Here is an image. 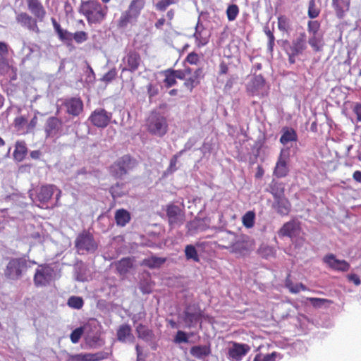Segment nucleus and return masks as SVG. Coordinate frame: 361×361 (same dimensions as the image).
<instances>
[{
    "mask_svg": "<svg viewBox=\"0 0 361 361\" xmlns=\"http://www.w3.org/2000/svg\"><path fill=\"white\" fill-rule=\"evenodd\" d=\"M78 11L87 18L90 24L101 23L106 16L104 8L96 0L82 1Z\"/></svg>",
    "mask_w": 361,
    "mask_h": 361,
    "instance_id": "1",
    "label": "nucleus"
},
{
    "mask_svg": "<svg viewBox=\"0 0 361 361\" xmlns=\"http://www.w3.org/2000/svg\"><path fill=\"white\" fill-rule=\"evenodd\" d=\"M35 261L27 260L25 257L11 258L4 270L5 276L11 280H18L26 272Z\"/></svg>",
    "mask_w": 361,
    "mask_h": 361,
    "instance_id": "2",
    "label": "nucleus"
},
{
    "mask_svg": "<svg viewBox=\"0 0 361 361\" xmlns=\"http://www.w3.org/2000/svg\"><path fill=\"white\" fill-rule=\"evenodd\" d=\"M178 319L184 324L185 328H195L198 324L201 327L202 312L198 305L189 304L185 306L183 312L178 315Z\"/></svg>",
    "mask_w": 361,
    "mask_h": 361,
    "instance_id": "3",
    "label": "nucleus"
},
{
    "mask_svg": "<svg viewBox=\"0 0 361 361\" xmlns=\"http://www.w3.org/2000/svg\"><path fill=\"white\" fill-rule=\"evenodd\" d=\"M230 240H233V244L229 250L231 252L239 255H245L247 254L254 245L253 240L246 235L228 234Z\"/></svg>",
    "mask_w": 361,
    "mask_h": 361,
    "instance_id": "4",
    "label": "nucleus"
},
{
    "mask_svg": "<svg viewBox=\"0 0 361 361\" xmlns=\"http://www.w3.org/2000/svg\"><path fill=\"white\" fill-rule=\"evenodd\" d=\"M75 244L78 252L81 255L93 253L98 247L93 235L87 231H84L78 235Z\"/></svg>",
    "mask_w": 361,
    "mask_h": 361,
    "instance_id": "5",
    "label": "nucleus"
},
{
    "mask_svg": "<svg viewBox=\"0 0 361 361\" xmlns=\"http://www.w3.org/2000/svg\"><path fill=\"white\" fill-rule=\"evenodd\" d=\"M137 164L136 160L130 155H124L111 165V173L116 178H121Z\"/></svg>",
    "mask_w": 361,
    "mask_h": 361,
    "instance_id": "6",
    "label": "nucleus"
},
{
    "mask_svg": "<svg viewBox=\"0 0 361 361\" xmlns=\"http://www.w3.org/2000/svg\"><path fill=\"white\" fill-rule=\"evenodd\" d=\"M46 138L56 140L63 135V122L56 116H49L44 125Z\"/></svg>",
    "mask_w": 361,
    "mask_h": 361,
    "instance_id": "7",
    "label": "nucleus"
},
{
    "mask_svg": "<svg viewBox=\"0 0 361 361\" xmlns=\"http://www.w3.org/2000/svg\"><path fill=\"white\" fill-rule=\"evenodd\" d=\"M148 130L150 133L158 137H163L168 130V123L166 118L155 114L149 118Z\"/></svg>",
    "mask_w": 361,
    "mask_h": 361,
    "instance_id": "8",
    "label": "nucleus"
},
{
    "mask_svg": "<svg viewBox=\"0 0 361 361\" xmlns=\"http://www.w3.org/2000/svg\"><path fill=\"white\" fill-rule=\"evenodd\" d=\"M54 269L48 265L39 266L35 271L34 283L37 287L46 286L54 279Z\"/></svg>",
    "mask_w": 361,
    "mask_h": 361,
    "instance_id": "9",
    "label": "nucleus"
},
{
    "mask_svg": "<svg viewBox=\"0 0 361 361\" xmlns=\"http://www.w3.org/2000/svg\"><path fill=\"white\" fill-rule=\"evenodd\" d=\"M246 90L252 96L257 95L264 97L268 94L265 80L261 74H254L251 80L247 82Z\"/></svg>",
    "mask_w": 361,
    "mask_h": 361,
    "instance_id": "10",
    "label": "nucleus"
},
{
    "mask_svg": "<svg viewBox=\"0 0 361 361\" xmlns=\"http://www.w3.org/2000/svg\"><path fill=\"white\" fill-rule=\"evenodd\" d=\"M112 113L103 108H97L90 114L89 121L97 128H104L111 121Z\"/></svg>",
    "mask_w": 361,
    "mask_h": 361,
    "instance_id": "11",
    "label": "nucleus"
},
{
    "mask_svg": "<svg viewBox=\"0 0 361 361\" xmlns=\"http://www.w3.org/2000/svg\"><path fill=\"white\" fill-rule=\"evenodd\" d=\"M142 63V61L140 54L134 50H130L122 59L121 64L122 72L134 73L138 70Z\"/></svg>",
    "mask_w": 361,
    "mask_h": 361,
    "instance_id": "12",
    "label": "nucleus"
},
{
    "mask_svg": "<svg viewBox=\"0 0 361 361\" xmlns=\"http://www.w3.org/2000/svg\"><path fill=\"white\" fill-rule=\"evenodd\" d=\"M289 157L290 149L288 147L282 148L274 170V175L277 178H283L288 175L289 169L287 162Z\"/></svg>",
    "mask_w": 361,
    "mask_h": 361,
    "instance_id": "13",
    "label": "nucleus"
},
{
    "mask_svg": "<svg viewBox=\"0 0 361 361\" xmlns=\"http://www.w3.org/2000/svg\"><path fill=\"white\" fill-rule=\"evenodd\" d=\"M109 353L99 351L95 353L68 354L66 361H100L109 357Z\"/></svg>",
    "mask_w": 361,
    "mask_h": 361,
    "instance_id": "14",
    "label": "nucleus"
},
{
    "mask_svg": "<svg viewBox=\"0 0 361 361\" xmlns=\"http://www.w3.org/2000/svg\"><path fill=\"white\" fill-rule=\"evenodd\" d=\"M16 22L30 32L39 34L40 30L37 25L38 20L25 12H21L16 16Z\"/></svg>",
    "mask_w": 361,
    "mask_h": 361,
    "instance_id": "15",
    "label": "nucleus"
},
{
    "mask_svg": "<svg viewBox=\"0 0 361 361\" xmlns=\"http://www.w3.org/2000/svg\"><path fill=\"white\" fill-rule=\"evenodd\" d=\"M66 113L72 116H78L83 110V102L80 97H68L63 102Z\"/></svg>",
    "mask_w": 361,
    "mask_h": 361,
    "instance_id": "16",
    "label": "nucleus"
},
{
    "mask_svg": "<svg viewBox=\"0 0 361 361\" xmlns=\"http://www.w3.org/2000/svg\"><path fill=\"white\" fill-rule=\"evenodd\" d=\"M307 49V35L305 32H300L291 42L285 47L286 51H292L299 55L302 54Z\"/></svg>",
    "mask_w": 361,
    "mask_h": 361,
    "instance_id": "17",
    "label": "nucleus"
},
{
    "mask_svg": "<svg viewBox=\"0 0 361 361\" xmlns=\"http://www.w3.org/2000/svg\"><path fill=\"white\" fill-rule=\"evenodd\" d=\"M250 345L245 343L233 342L228 348V358L232 361H240L250 350Z\"/></svg>",
    "mask_w": 361,
    "mask_h": 361,
    "instance_id": "18",
    "label": "nucleus"
},
{
    "mask_svg": "<svg viewBox=\"0 0 361 361\" xmlns=\"http://www.w3.org/2000/svg\"><path fill=\"white\" fill-rule=\"evenodd\" d=\"M323 262L331 269L338 271H347L350 269V264L344 259H338L334 254H328L323 258Z\"/></svg>",
    "mask_w": 361,
    "mask_h": 361,
    "instance_id": "19",
    "label": "nucleus"
},
{
    "mask_svg": "<svg viewBox=\"0 0 361 361\" xmlns=\"http://www.w3.org/2000/svg\"><path fill=\"white\" fill-rule=\"evenodd\" d=\"M27 8L39 22H43L47 12L39 0H26Z\"/></svg>",
    "mask_w": 361,
    "mask_h": 361,
    "instance_id": "20",
    "label": "nucleus"
},
{
    "mask_svg": "<svg viewBox=\"0 0 361 361\" xmlns=\"http://www.w3.org/2000/svg\"><path fill=\"white\" fill-rule=\"evenodd\" d=\"M56 190H57V189L53 185H42L37 191L35 200L36 202H39V204H42V207H43L50 200Z\"/></svg>",
    "mask_w": 361,
    "mask_h": 361,
    "instance_id": "21",
    "label": "nucleus"
},
{
    "mask_svg": "<svg viewBox=\"0 0 361 361\" xmlns=\"http://www.w3.org/2000/svg\"><path fill=\"white\" fill-rule=\"evenodd\" d=\"M117 340L123 343H133L135 336L132 333V329L128 324H122L116 332Z\"/></svg>",
    "mask_w": 361,
    "mask_h": 361,
    "instance_id": "22",
    "label": "nucleus"
},
{
    "mask_svg": "<svg viewBox=\"0 0 361 361\" xmlns=\"http://www.w3.org/2000/svg\"><path fill=\"white\" fill-rule=\"evenodd\" d=\"M273 208L281 216H287L290 212L291 204L287 198L283 197L274 200L273 203Z\"/></svg>",
    "mask_w": 361,
    "mask_h": 361,
    "instance_id": "23",
    "label": "nucleus"
},
{
    "mask_svg": "<svg viewBox=\"0 0 361 361\" xmlns=\"http://www.w3.org/2000/svg\"><path fill=\"white\" fill-rule=\"evenodd\" d=\"M166 214L171 225L177 224L182 221L181 209L177 205H169L166 209Z\"/></svg>",
    "mask_w": 361,
    "mask_h": 361,
    "instance_id": "24",
    "label": "nucleus"
},
{
    "mask_svg": "<svg viewBox=\"0 0 361 361\" xmlns=\"http://www.w3.org/2000/svg\"><path fill=\"white\" fill-rule=\"evenodd\" d=\"M204 77L203 68H198L192 73V75L185 80L184 86H185L190 91H192L194 87L197 86Z\"/></svg>",
    "mask_w": 361,
    "mask_h": 361,
    "instance_id": "25",
    "label": "nucleus"
},
{
    "mask_svg": "<svg viewBox=\"0 0 361 361\" xmlns=\"http://www.w3.org/2000/svg\"><path fill=\"white\" fill-rule=\"evenodd\" d=\"M297 140L298 134L293 128L283 127L281 129V136L279 141L283 145H286L289 142H296Z\"/></svg>",
    "mask_w": 361,
    "mask_h": 361,
    "instance_id": "26",
    "label": "nucleus"
},
{
    "mask_svg": "<svg viewBox=\"0 0 361 361\" xmlns=\"http://www.w3.org/2000/svg\"><path fill=\"white\" fill-rule=\"evenodd\" d=\"M136 332L137 337L146 343H152L155 338L153 331L142 324L137 326Z\"/></svg>",
    "mask_w": 361,
    "mask_h": 361,
    "instance_id": "27",
    "label": "nucleus"
},
{
    "mask_svg": "<svg viewBox=\"0 0 361 361\" xmlns=\"http://www.w3.org/2000/svg\"><path fill=\"white\" fill-rule=\"evenodd\" d=\"M298 226L294 221H288L283 224L279 231L280 236L293 238L298 234Z\"/></svg>",
    "mask_w": 361,
    "mask_h": 361,
    "instance_id": "28",
    "label": "nucleus"
},
{
    "mask_svg": "<svg viewBox=\"0 0 361 361\" xmlns=\"http://www.w3.org/2000/svg\"><path fill=\"white\" fill-rule=\"evenodd\" d=\"M190 353L194 357L201 360L210 355L211 348L209 345H198L192 346Z\"/></svg>",
    "mask_w": 361,
    "mask_h": 361,
    "instance_id": "29",
    "label": "nucleus"
},
{
    "mask_svg": "<svg viewBox=\"0 0 361 361\" xmlns=\"http://www.w3.org/2000/svg\"><path fill=\"white\" fill-rule=\"evenodd\" d=\"M332 1L336 16L340 19L343 18L345 13L349 9L350 0H332Z\"/></svg>",
    "mask_w": 361,
    "mask_h": 361,
    "instance_id": "30",
    "label": "nucleus"
},
{
    "mask_svg": "<svg viewBox=\"0 0 361 361\" xmlns=\"http://www.w3.org/2000/svg\"><path fill=\"white\" fill-rule=\"evenodd\" d=\"M131 216L129 212L124 209H119L115 212V221L117 226L123 227L130 222Z\"/></svg>",
    "mask_w": 361,
    "mask_h": 361,
    "instance_id": "31",
    "label": "nucleus"
},
{
    "mask_svg": "<svg viewBox=\"0 0 361 361\" xmlns=\"http://www.w3.org/2000/svg\"><path fill=\"white\" fill-rule=\"evenodd\" d=\"M308 44L314 51H320L323 47V33L310 34Z\"/></svg>",
    "mask_w": 361,
    "mask_h": 361,
    "instance_id": "32",
    "label": "nucleus"
},
{
    "mask_svg": "<svg viewBox=\"0 0 361 361\" xmlns=\"http://www.w3.org/2000/svg\"><path fill=\"white\" fill-rule=\"evenodd\" d=\"M137 18L133 14L128 13L126 10L121 13L120 18L118 20V26L121 28L126 27L129 24H134L137 22Z\"/></svg>",
    "mask_w": 361,
    "mask_h": 361,
    "instance_id": "33",
    "label": "nucleus"
},
{
    "mask_svg": "<svg viewBox=\"0 0 361 361\" xmlns=\"http://www.w3.org/2000/svg\"><path fill=\"white\" fill-rule=\"evenodd\" d=\"M128 189L125 183H117L110 188V192L114 199L121 197L126 195Z\"/></svg>",
    "mask_w": 361,
    "mask_h": 361,
    "instance_id": "34",
    "label": "nucleus"
},
{
    "mask_svg": "<svg viewBox=\"0 0 361 361\" xmlns=\"http://www.w3.org/2000/svg\"><path fill=\"white\" fill-rule=\"evenodd\" d=\"M144 6V0H132L127 10L138 18Z\"/></svg>",
    "mask_w": 361,
    "mask_h": 361,
    "instance_id": "35",
    "label": "nucleus"
},
{
    "mask_svg": "<svg viewBox=\"0 0 361 361\" xmlns=\"http://www.w3.org/2000/svg\"><path fill=\"white\" fill-rule=\"evenodd\" d=\"M200 20L195 27V32L193 37L195 38L196 44L198 47L205 46L209 42V35H204L202 31L199 30Z\"/></svg>",
    "mask_w": 361,
    "mask_h": 361,
    "instance_id": "36",
    "label": "nucleus"
},
{
    "mask_svg": "<svg viewBox=\"0 0 361 361\" xmlns=\"http://www.w3.org/2000/svg\"><path fill=\"white\" fill-rule=\"evenodd\" d=\"M166 262V258L152 256L144 260V264L149 268L154 269L160 267Z\"/></svg>",
    "mask_w": 361,
    "mask_h": 361,
    "instance_id": "37",
    "label": "nucleus"
},
{
    "mask_svg": "<svg viewBox=\"0 0 361 361\" xmlns=\"http://www.w3.org/2000/svg\"><path fill=\"white\" fill-rule=\"evenodd\" d=\"M185 255L187 260H192L195 262H200V257L195 247L189 244L185 247Z\"/></svg>",
    "mask_w": 361,
    "mask_h": 361,
    "instance_id": "38",
    "label": "nucleus"
},
{
    "mask_svg": "<svg viewBox=\"0 0 361 361\" xmlns=\"http://www.w3.org/2000/svg\"><path fill=\"white\" fill-rule=\"evenodd\" d=\"M27 153V147L25 143L22 141H18L16 143V149L14 150V157L16 159L21 160Z\"/></svg>",
    "mask_w": 361,
    "mask_h": 361,
    "instance_id": "39",
    "label": "nucleus"
},
{
    "mask_svg": "<svg viewBox=\"0 0 361 361\" xmlns=\"http://www.w3.org/2000/svg\"><path fill=\"white\" fill-rule=\"evenodd\" d=\"M228 20L234 21L239 14V8L236 4H230L226 11Z\"/></svg>",
    "mask_w": 361,
    "mask_h": 361,
    "instance_id": "40",
    "label": "nucleus"
},
{
    "mask_svg": "<svg viewBox=\"0 0 361 361\" xmlns=\"http://www.w3.org/2000/svg\"><path fill=\"white\" fill-rule=\"evenodd\" d=\"M183 155V152H178L176 154H175L171 159L169 166L167 168L166 173L167 174H171L174 173L176 171H177L178 167L176 166V164L178 163V159Z\"/></svg>",
    "mask_w": 361,
    "mask_h": 361,
    "instance_id": "41",
    "label": "nucleus"
},
{
    "mask_svg": "<svg viewBox=\"0 0 361 361\" xmlns=\"http://www.w3.org/2000/svg\"><path fill=\"white\" fill-rule=\"evenodd\" d=\"M277 357L281 359V356L276 352H273L272 353L267 354L266 355L257 354L255 355L253 361H276Z\"/></svg>",
    "mask_w": 361,
    "mask_h": 361,
    "instance_id": "42",
    "label": "nucleus"
},
{
    "mask_svg": "<svg viewBox=\"0 0 361 361\" xmlns=\"http://www.w3.org/2000/svg\"><path fill=\"white\" fill-rule=\"evenodd\" d=\"M67 304L70 307L79 310L82 307L84 302L81 297L71 296L68 298Z\"/></svg>",
    "mask_w": 361,
    "mask_h": 361,
    "instance_id": "43",
    "label": "nucleus"
},
{
    "mask_svg": "<svg viewBox=\"0 0 361 361\" xmlns=\"http://www.w3.org/2000/svg\"><path fill=\"white\" fill-rule=\"evenodd\" d=\"M255 214L249 211L243 216V224L246 228H252L255 224Z\"/></svg>",
    "mask_w": 361,
    "mask_h": 361,
    "instance_id": "44",
    "label": "nucleus"
},
{
    "mask_svg": "<svg viewBox=\"0 0 361 361\" xmlns=\"http://www.w3.org/2000/svg\"><path fill=\"white\" fill-rule=\"evenodd\" d=\"M228 234H235L233 232L226 231L223 232L221 236L220 237L219 240L224 243L222 247L226 250H230L231 248V245L233 244V240H230V237L228 236Z\"/></svg>",
    "mask_w": 361,
    "mask_h": 361,
    "instance_id": "45",
    "label": "nucleus"
},
{
    "mask_svg": "<svg viewBox=\"0 0 361 361\" xmlns=\"http://www.w3.org/2000/svg\"><path fill=\"white\" fill-rule=\"evenodd\" d=\"M269 192L274 197V200L280 199L284 197V189L283 188L279 187L276 183L270 186Z\"/></svg>",
    "mask_w": 361,
    "mask_h": 361,
    "instance_id": "46",
    "label": "nucleus"
},
{
    "mask_svg": "<svg viewBox=\"0 0 361 361\" xmlns=\"http://www.w3.org/2000/svg\"><path fill=\"white\" fill-rule=\"evenodd\" d=\"M320 23L318 20H309L307 23V32L309 34H320Z\"/></svg>",
    "mask_w": 361,
    "mask_h": 361,
    "instance_id": "47",
    "label": "nucleus"
},
{
    "mask_svg": "<svg viewBox=\"0 0 361 361\" xmlns=\"http://www.w3.org/2000/svg\"><path fill=\"white\" fill-rule=\"evenodd\" d=\"M88 39V34L85 31H78L72 33V40H74L77 44H82L87 41Z\"/></svg>",
    "mask_w": 361,
    "mask_h": 361,
    "instance_id": "48",
    "label": "nucleus"
},
{
    "mask_svg": "<svg viewBox=\"0 0 361 361\" xmlns=\"http://www.w3.org/2000/svg\"><path fill=\"white\" fill-rule=\"evenodd\" d=\"M173 342L177 344L188 343L189 342V338L187 333L183 331L178 330L174 337Z\"/></svg>",
    "mask_w": 361,
    "mask_h": 361,
    "instance_id": "49",
    "label": "nucleus"
},
{
    "mask_svg": "<svg viewBox=\"0 0 361 361\" xmlns=\"http://www.w3.org/2000/svg\"><path fill=\"white\" fill-rule=\"evenodd\" d=\"M27 123V119L24 116H18L14 120V126L19 131L26 129Z\"/></svg>",
    "mask_w": 361,
    "mask_h": 361,
    "instance_id": "50",
    "label": "nucleus"
},
{
    "mask_svg": "<svg viewBox=\"0 0 361 361\" xmlns=\"http://www.w3.org/2000/svg\"><path fill=\"white\" fill-rule=\"evenodd\" d=\"M130 267V262L128 259H123L120 260L117 264V270L121 274H126Z\"/></svg>",
    "mask_w": 361,
    "mask_h": 361,
    "instance_id": "51",
    "label": "nucleus"
},
{
    "mask_svg": "<svg viewBox=\"0 0 361 361\" xmlns=\"http://www.w3.org/2000/svg\"><path fill=\"white\" fill-rule=\"evenodd\" d=\"M319 14V10L317 8L314 0H310L308 4V16L314 19Z\"/></svg>",
    "mask_w": 361,
    "mask_h": 361,
    "instance_id": "52",
    "label": "nucleus"
},
{
    "mask_svg": "<svg viewBox=\"0 0 361 361\" xmlns=\"http://www.w3.org/2000/svg\"><path fill=\"white\" fill-rule=\"evenodd\" d=\"M170 71L171 69H168L165 71L164 83L166 87H171L176 84V78L172 73H170Z\"/></svg>",
    "mask_w": 361,
    "mask_h": 361,
    "instance_id": "53",
    "label": "nucleus"
},
{
    "mask_svg": "<svg viewBox=\"0 0 361 361\" xmlns=\"http://www.w3.org/2000/svg\"><path fill=\"white\" fill-rule=\"evenodd\" d=\"M285 286L292 293L296 294L300 292V288L298 286V283L294 284L292 282V281L290 279L289 276L285 280Z\"/></svg>",
    "mask_w": 361,
    "mask_h": 361,
    "instance_id": "54",
    "label": "nucleus"
},
{
    "mask_svg": "<svg viewBox=\"0 0 361 361\" xmlns=\"http://www.w3.org/2000/svg\"><path fill=\"white\" fill-rule=\"evenodd\" d=\"M83 333V329L82 327H79L73 330L70 336L71 341L73 343H78L80 338H81Z\"/></svg>",
    "mask_w": 361,
    "mask_h": 361,
    "instance_id": "55",
    "label": "nucleus"
},
{
    "mask_svg": "<svg viewBox=\"0 0 361 361\" xmlns=\"http://www.w3.org/2000/svg\"><path fill=\"white\" fill-rule=\"evenodd\" d=\"M117 75V71L115 68L109 71L106 74L103 75L101 78V80L105 82L106 83L111 82L113 80L115 79Z\"/></svg>",
    "mask_w": 361,
    "mask_h": 361,
    "instance_id": "56",
    "label": "nucleus"
},
{
    "mask_svg": "<svg viewBox=\"0 0 361 361\" xmlns=\"http://www.w3.org/2000/svg\"><path fill=\"white\" fill-rule=\"evenodd\" d=\"M259 252L262 255V257L268 259L270 257H272L274 255L275 250L273 247L269 246H264L262 247L259 249Z\"/></svg>",
    "mask_w": 361,
    "mask_h": 361,
    "instance_id": "57",
    "label": "nucleus"
},
{
    "mask_svg": "<svg viewBox=\"0 0 361 361\" xmlns=\"http://www.w3.org/2000/svg\"><path fill=\"white\" fill-rule=\"evenodd\" d=\"M173 4L170 0H160L155 5V8L157 11H165L166 8Z\"/></svg>",
    "mask_w": 361,
    "mask_h": 361,
    "instance_id": "58",
    "label": "nucleus"
},
{
    "mask_svg": "<svg viewBox=\"0 0 361 361\" xmlns=\"http://www.w3.org/2000/svg\"><path fill=\"white\" fill-rule=\"evenodd\" d=\"M264 32L265 34L267 35V36L268 37V39H269V42H268V49L270 50V51H272L273 49V47L274 45V40H275V37L274 36V34L273 32L269 29V27H266L264 28Z\"/></svg>",
    "mask_w": 361,
    "mask_h": 361,
    "instance_id": "59",
    "label": "nucleus"
},
{
    "mask_svg": "<svg viewBox=\"0 0 361 361\" xmlns=\"http://www.w3.org/2000/svg\"><path fill=\"white\" fill-rule=\"evenodd\" d=\"M9 68L8 61L3 56H0V75L4 74Z\"/></svg>",
    "mask_w": 361,
    "mask_h": 361,
    "instance_id": "60",
    "label": "nucleus"
},
{
    "mask_svg": "<svg viewBox=\"0 0 361 361\" xmlns=\"http://www.w3.org/2000/svg\"><path fill=\"white\" fill-rule=\"evenodd\" d=\"M83 267H78L75 269V279L78 281H85L87 280V276L83 272Z\"/></svg>",
    "mask_w": 361,
    "mask_h": 361,
    "instance_id": "61",
    "label": "nucleus"
},
{
    "mask_svg": "<svg viewBox=\"0 0 361 361\" xmlns=\"http://www.w3.org/2000/svg\"><path fill=\"white\" fill-rule=\"evenodd\" d=\"M197 142V139L195 137H190L188 141L184 145V147L180 152H183V154L190 150Z\"/></svg>",
    "mask_w": 361,
    "mask_h": 361,
    "instance_id": "62",
    "label": "nucleus"
},
{
    "mask_svg": "<svg viewBox=\"0 0 361 361\" xmlns=\"http://www.w3.org/2000/svg\"><path fill=\"white\" fill-rule=\"evenodd\" d=\"M278 27L280 30L286 31L288 29L287 18L284 16L279 17L278 18Z\"/></svg>",
    "mask_w": 361,
    "mask_h": 361,
    "instance_id": "63",
    "label": "nucleus"
},
{
    "mask_svg": "<svg viewBox=\"0 0 361 361\" xmlns=\"http://www.w3.org/2000/svg\"><path fill=\"white\" fill-rule=\"evenodd\" d=\"M37 123V117L35 116L30 122L27 121V126H26V130H25V133H30L36 127Z\"/></svg>",
    "mask_w": 361,
    "mask_h": 361,
    "instance_id": "64",
    "label": "nucleus"
}]
</instances>
